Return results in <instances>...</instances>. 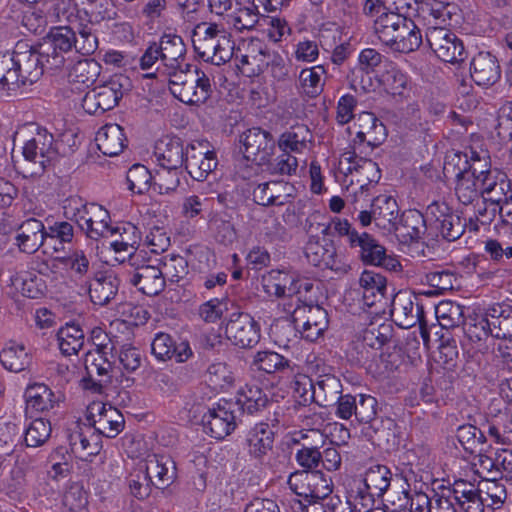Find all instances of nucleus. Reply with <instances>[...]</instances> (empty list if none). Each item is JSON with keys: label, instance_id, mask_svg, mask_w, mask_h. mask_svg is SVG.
I'll return each mask as SVG.
<instances>
[{"label": "nucleus", "instance_id": "1", "mask_svg": "<svg viewBox=\"0 0 512 512\" xmlns=\"http://www.w3.org/2000/svg\"><path fill=\"white\" fill-rule=\"evenodd\" d=\"M192 43L197 55L207 63L220 66L229 62L235 43L231 35L216 23H200L193 30Z\"/></svg>", "mask_w": 512, "mask_h": 512}, {"label": "nucleus", "instance_id": "2", "mask_svg": "<svg viewBox=\"0 0 512 512\" xmlns=\"http://www.w3.org/2000/svg\"><path fill=\"white\" fill-rule=\"evenodd\" d=\"M63 209L65 217L76 222L90 239L98 240L113 235L110 214L101 205L87 203L78 196H71L66 199Z\"/></svg>", "mask_w": 512, "mask_h": 512}, {"label": "nucleus", "instance_id": "3", "mask_svg": "<svg viewBox=\"0 0 512 512\" xmlns=\"http://www.w3.org/2000/svg\"><path fill=\"white\" fill-rule=\"evenodd\" d=\"M321 228L324 235L346 237L350 248L356 250L364 264L376 266L385 259V247L368 233H358L346 219L334 217L328 224L321 225Z\"/></svg>", "mask_w": 512, "mask_h": 512}, {"label": "nucleus", "instance_id": "4", "mask_svg": "<svg viewBox=\"0 0 512 512\" xmlns=\"http://www.w3.org/2000/svg\"><path fill=\"white\" fill-rule=\"evenodd\" d=\"M132 87L131 79L128 76L115 74L103 84L88 91L82 100V107L89 114H103L118 105Z\"/></svg>", "mask_w": 512, "mask_h": 512}, {"label": "nucleus", "instance_id": "5", "mask_svg": "<svg viewBox=\"0 0 512 512\" xmlns=\"http://www.w3.org/2000/svg\"><path fill=\"white\" fill-rule=\"evenodd\" d=\"M431 15L435 24H429L426 29V41L437 57L448 63H458L465 59L463 42L455 33L444 26H438V20L443 16V11L432 10Z\"/></svg>", "mask_w": 512, "mask_h": 512}, {"label": "nucleus", "instance_id": "6", "mask_svg": "<svg viewBox=\"0 0 512 512\" xmlns=\"http://www.w3.org/2000/svg\"><path fill=\"white\" fill-rule=\"evenodd\" d=\"M284 306L285 311L291 313L295 324L299 326L304 339L314 342L328 328V313L323 307L303 303L300 297L296 298L295 307L292 303L284 304Z\"/></svg>", "mask_w": 512, "mask_h": 512}, {"label": "nucleus", "instance_id": "7", "mask_svg": "<svg viewBox=\"0 0 512 512\" xmlns=\"http://www.w3.org/2000/svg\"><path fill=\"white\" fill-rule=\"evenodd\" d=\"M239 411L237 403L226 400L218 402L202 417L205 433L217 440L224 439L235 430Z\"/></svg>", "mask_w": 512, "mask_h": 512}, {"label": "nucleus", "instance_id": "8", "mask_svg": "<svg viewBox=\"0 0 512 512\" xmlns=\"http://www.w3.org/2000/svg\"><path fill=\"white\" fill-rule=\"evenodd\" d=\"M11 55L23 86L36 82L47 68L43 49L38 51L25 41L17 42Z\"/></svg>", "mask_w": 512, "mask_h": 512}, {"label": "nucleus", "instance_id": "9", "mask_svg": "<svg viewBox=\"0 0 512 512\" xmlns=\"http://www.w3.org/2000/svg\"><path fill=\"white\" fill-rule=\"evenodd\" d=\"M47 42L41 45L47 69L56 70L63 66L65 59L61 53L68 52L76 45V32L68 26L52 28Z\"/></svg>", "mask_w": 512, "mask_h": 512}, {"label": "nucleus", "instance_id": "10", "mask_svg": "<svg viewBox=\"0 0 512 512\" xmlns=\"http://www.w3.org/2000/svg\"><path fill=\"white\" fill-rule=\"evenodd\" d=\"M240 143L243 145L244 157L256 163L263 165L270 161L275 149V140L266 130L253 127L240 135Z\"/></svg>", "mask_w": 512, "mask_h": 512}, {"label": "nucleus", "instance_id": "11", "mask_svg": "<svg viewBox=\"0 0 512 512\" xmlns=\"http://www.w3.org/2000/svg\"><path fill=\"white\" fill-rule=\"evenodd\" d=\"M87 412L90 425L107 438H115L124 428V416L110 404L93 402L88 406Z\"/></svg>", "mask_w": 512, "mask_h": 512}, {"label": "nucleus", "instance_id": "12", "mask_svg": "<svg viewBox=\"0 0 512 512\" xmlns=\"http://www.w3.org/2000/svg\"><path fill=\"white\" fill-rule=\"evenodd\" d=\"M226 337L240 348H252L260 341V326L247 313H234L225 328Z\"/></svg>", "mask_w": 512, "mask_h": 512}, {"label": "nucleus", "instance_id": "13", "mask_svg": "<svg viewBox=\"0 0 512 512\" xmlns=\"http://www.w3.org/2000/svg\"><path fill=\"white\" fill-rule=\"evenodd\" d=\"M327 223H322L326 225ZM318 229L321 231V223L318 224ZM323 236L322 232H320ZM304 254L307 261L321 269H330L333 271H340L341 264L337 260L336 248L332 241L325 237L310 236L304 247Z\"/></svg>", "mask_w": 512, "mask_h": 512}, {"label": "nucleus", "instance_id": "14", "mask_svg": "<svg viewBox=\"0 0 512 512\" xmlns=\"http://www.w3.org/2000/svg\"><path fill=\"white\" fill-rule=\"evenodd\" d=\"M416 298L406 291L395 294L391 303V316L404 329L415 326L424 317L423 305L414 302Z\"/></svg>", "mask_w": 512, "mask_h": 512}, {"label": "nucleus", "instance_id": "15", "mask_svg": "<svg viewBox=\"0 0 512 512\" xmlns=\"http://www.w3.org/2000/svg\"><path fill=\"white\" fill-rule=\"evenodd\" d=\"M23 156L27 161L38 164L42 170L57 156L54 138L47 130H38L23 147Z\"/></svg>", "mask_w": 512, "mask_h": 512}, {"label": "nucleus", "instance_id": "16", "mask_svg": "<svg viewBox=\"0 0 512 512\" xmlns=\"http://www.w3.org/2000/svg\"><path fill=\"white\" fill-rule=\"evenodd\" d=\"M204 146V143H198V147L191 144L186 148L185 168L196 181H205L218 165L215 152L206 150Z\"/></svg>", "mask_w": 512, "mask_h": 512}, {"label": "nucleus", "instance_id": "17", "mask_svg": "<svg viewBox=\"0 0 512 512\" xmlns=\"http://www.w3.org/2000/svg\"><path fill=\"white\" fill-rule=\"evenodd\" d=\"M470 75L481 87L488 88L501 78V67L496 56L490 52H479L471 60Z\"/></svg>", "mask_w": 512, "mask_h": 512}, {"label": "nucleus", "instance_id": "18", "mask_svg": "<svg viewBox=\"0 0 512 512\" xmlns=\"http://www.w3.org/2000/svg\"><path fill=\"white\" fill-rule=\"evenodd\" d=\"M175 90L172 94L188 105L203 104L212 94L210 79L203 70L196 73V75H189L185 85L177 87Z\"/></svg>", "mask_w": 512, "mask_h": 512}, {"label": "nucleus", "instance_id": "19", "mask_svg": "<svg viewBox=\"0 0 512 512\" xmlns=\"http://www.w3.org/2000/svg\"><path fill=\"white\" fill-rule=\"evenodd\" d=\"M156 46L160 53V63L164 69L174 71L183 66L186 59V45L181 36L165 33L156 42Z\"/></svg>", "mask_w": 512, "mask_h": 512}, {"label": "nucleus", "instance_id": "20", "mask_svg": "<svg viewBox=\"0 0 512 512\" xmlns=\"http://www.w3.org/2000/svg\"><path fill=\"white\" fill-rule=\"evenodd\" d=\"M129 282L147 296H156L165 288V278L162 270L152 265L137 267L130 274Z\"/></svg>", "mask_w": 512, "mask_h": 512}, {"label": "nucleus", "instance_id": "21", "mask_svg": "<svg viewBox=\"0 0 512 512\" xmlns=\"http://www.w3.org/2000/svg\"><path fill=\"white\" fill-rule=\"evenodd\" d=\"M47 239L44 224L36 218H28L23 221L15 237L16 245L24 253H35Z\"/></svg>", "mask_w": 512, "mask_h": 512}, {"label": "nucleus", "instance_id": "22", "mask_svg": "<svg viewBox=\"0 0 512 512\" xmlns=\"http://www.w3.org/2000/svg\"><path fill=\"white\" fill-rule=\"evenodd\" d=\"M119 281L112 271H98L88 282L90 300L96 305L108 304L117 294Z\"/></svg>", "mask_w": 512, "mask_h": 512}, {"label": "nucleus", "instance_id": "23", "mask_svg": "<svg viewBox=\"0 0 512 512\" xmlns=\"http://www.w3.org/2000/svg\"><path fill=\"white\" fill-rule=\"evenodd\" d=\"M76 51L83 55H92L98 48V37L94 30L95 22L86 9H80L76 15Z\"/></svg>", "mask_w": 512, "mask_h": 512}, {"label": "nucleus", "instance_id": "24", "mask_svg": "<svg viewBox=\"0 0 512 512\" xmlns=\"http://www.w3.org/2000/svg\"><path fill=\"white\" fill-rule=\"evenodd\" d=\"M245 442L249 456L263 461L273 448L274 432L267 423H258L247 432Z\"/></svg>", "mask_w": 512, "mask_h": 512}, {"label": "nucleus", "instance_id": "25", "mask_svg": "<svg viewBox=\"0 0 512 512\" xmlns=\"http://www.w3.org/2000/svg\"><path fill=\"white\" fill-rule=\"evenodd\" d=\"M156 487L164 488L176 478V465L174 460L165 455H152L146 460V477Z\"/></svg>", "mask_w": 512, "mask_h": 512}, {"label": "nucleus", "instance_id": "26", "mask_svg": "<svg viewBox=\"0 0 512 512\" xmlns=\"http://www.w3.org/2000/svg\"><path fill=\"white\" fill-rule=\"evenodd\" d=\"M95 142L98 149L105 156L114 157L124 150L127 145V138L120 125L109 123L98 130Z\"/></svg>", "mask_w": 512, "mask_h": 512}, {"label": "nucleus", "instance_id": "27", "mask_svg": "<svg viewBox=\"0 0 512 512\" xmlns=\"http://www.w3.org/2000/svg\"><path fill=\"white\" fill-rule=\"evenodd\" d=\"M397 28L396 36L388 47L390 50L398 53H410L421 46V30L411 18L405 16Z\"/></svg>", "mask_w": 512, "mask_h": 512}, {"label": "nucleus", "instance_id": "28", "mask_svg": "<svg viewBox=\"0 0 512 512\" xmlns=\"http://www.w3.org/2000/svg\"><path fill=\"white\" fill-rule=\"evenodd\" d=\"M426 230V217L420 211L410 209L402 214L393 231L404 243H408L420 240Z\"/></svg>", "mask_w": 512, "mask_h": 512}, {"label": "nucleus", "instance_id": "29", "mask_svg": "<svg viewBox=\"0 0 512 512\" xmlns=\"http://www.w3.org/2000/svg\"><path fill=\"white\" fill-rule=\"evenodd\" d=\"M155 156L160 167L181 168L186 164V149L179 138H164L155 146Z\"/></svg>", "mask_w": 512, "mask_h": 512}, {"label": "nucleus", "instance_id": "30", "mask_svg": "<svg viewBox=\"0 0 512 512\" xmlns=\"http://www.w3.org/2000/svg\"><path fill=\"white\" fill-rule=\"evenodd\" d=\"M491 326V336L498 339H508L512 336V306L506 303H496L486 309Z\"/></svg>", "mask_w": 512, "mask_h": 512}, {"label": "nucleus", "instance_id": "31", "mask_svg": "<svg viewBox=\"0 0 512 512\" xmlns=\"http://www.w3.org/2000/svg\"><path fill=\"white\" fill-rule=\"evenodd\" d=\"M26 413H43L53 409L59 399L45 384L36 383L29 386L25 392Z\"/></svg>", "mask_w": 512, "mask_h": 512}, {"label": "nucleus", "instance_id": "32", "mask_svg": "<svg viewBox=\"0 0 512 512\" xmlns=\"http://www.w3.org/2000/svg\"><path fill=\"white\" fill-rule=\"evenodd\" d=\"M291 187L284 181H269L257 185L253 190L254 201L262 206L283 205L290 195Z\"/></svg>", "mask_w": 512, "mask_h": 512}, {"label": "nucleus", "instance_id": "33", "mask_svg": "<svg viewBox=\"0 0 512 512\" xmlns=\"http://www.w3.org/2000/svg\"><path fill=\"white\" fill-rule=\"evenodd\" d=\"M371 206L375 224L389 232L393 231L399 212L396 200L391 196L380 195L372 201Z\"/></svg>", "mask_w": 512, "mask_h": 512}, {"label": "nucleus", "instance_id": "34", "mask_svg": "<svg viewBox=\"0 0 512 512\" xmlns=\"http://www.w3.org/2000/svg\"><path fill=\"white\" fill-rule=\"evenodd\" d=\"M312 141V134L305 125H295L284 132L279 140V148L288 153L301 154L309 148Z\"/></svg>", "mask_w": 512, "mask_h": 512}, {"label": "nucleus", "instance_id": "35", "mask_svg": "<svg viewBox=\"0 0 512 512\" xmlns=\"http://www.w3.org/2000/svg\"><path fill=\"white\" fill-rule=\"evenodd\" d=\"M405 15L396 11H383L373 22V31L382 45L389 47L396 36L397 26L401 25Z\"/></svg>", "mask_w": 512, "mask_h": 512}, {"label": "nucleus", "instance_id": "36", "mask_svg": "<svg viewBox=\"0 0 512 512\" xmlns=\"http://www.w3.org/2000/svg\"><path fill=\"white\" fill-rule=\"evenodd\" d=\"M363 289V301L372 306L376 301H381L386 291V278L374 271L365 270L359 279Z\"/></svg>", "mask_w": 512, "mask_h": 512}, {"label": "nucleus", "instance_id": "37", "mask_svg": "<svg viewBox=\"0 0 512 512\" xmlns=\"http://www.w3.org/2000/svg\"><path fill=\"white\" fill-rule=\"evenodd\" d=\"M21 86V78L11 53H0V97L10 95Z\"/></svg>", "mask_w": 512, "mask_h": 512}, {"label": "nucleus", "instance_id": "38", "mask_svg": "<svg viewBox=\"0 0 512 512\" xmlns=\"http://www.w3.org/2000/svg\"><path fill=\"white\" fill-rule=\"evenodd\" d=\"M0 362L5 369L18 373L29 367L31 357L24 345L10 342L0 352Z\"/></svg>", "mask_w": 512, "mask_h": 512}, {"label": "nucleus", "instance_id": "39", "mask_svg": "<svg viewBox=\"0 0 512 512\" xmlns=\"http://www.w3.org/2000/svg\"><path fill=\"white\" fill-rule=\"evenodd\" d=\"M67 439L71 453L81 460H87L100 451L98 442L91 443L79 424H75L74 428L67 430Z\"/></svg>", "mask_w": 512, "mask_h": 512}, {"label": "nucleus", "instance_id": "40", "mask_svg": "<svg viewBox=\"0 0 512 512\" xmlns=\"http://www.w3.org/2000/svg\"><path fill=\"white\" fill-rule=\"evenodd\" d=\"M236 403L243 412H247L250 415L273 405L268 395L256 385H246Z\"/></svg>", "mask_w": 512, "mask_h": 512}, {"label": "nucleus", "instance_id": "41", "mask_svg": "<svg viewBox=\"0 0 512 512\" xmlns=\"http://www.w3.org/2000/svg\"><path fill=\"white\" fill-rule=\"evenodd\" d=\"M58 345L65 356L75 355L83 347L84 332L79 325L66 324L57 333Z\"/></svg>", "mask_w": 512, "mask_h": 512}, {"label": "nucleus", "instance_id": "42", "mask_svg": "<svg viewBox=\"0 0 512 512\" xmlns=\"http://www.w3.org/2000/svg\"><path fill=\"white\" fill-rule=\"evenodd\" d=\"M391 472L384 465L371 466L365 473L364 484L372 497H381L389 488Z\"/></svg>", "mask_w": 512, "mask_h": 512}, {"label": "nucleus", "instance_id": "43", "mask_svg": "<svg viewBox=\"0 0 512 512\" xmlns=\"http://www.w3.org/2000/svg\"><path fill=\"white\" fill-rule=\"evenodd\" d=\"M357 121L360 130L367 135L368 146L371 150L386 139V127L372 112L360 113Z\"/></svg>", "mask_w": 512, "mask_h": 512}, {"label": "nucleus", "instance_id": "44", "mask_svg": "<svg viewBox=\"0 0 512 512\" xmlns=\"http://www.w3.org/2000/svg\"><path fill=\"white\" fill-rule=\"evenodd\" d=\"M456 178L455 193L458 200L464 205L472 204L474 200L478 199L480 191L475 174L471 171V165L461 170Z\"/></svg>", "mask_w": 512, "mask_h": 512}, {"label": "nucleus", "instance_id": "45", "mask_svg": "<svg viewBox=\"0 0 512 512\" xmlns=\"http://www.w3.org/2000/svg\"><path fill=\"white\" fill-rule=\"evenodd\" d=\"M313 385L311 394L313 402L322 407L334 404L340 393V383L335 377L326 376L313 382Z\"/></svg>", "mask_w": 512, "mask_h": 512}, {"label": "nucleus", "instance_id": "46", "mask_svg": "<svg viewBox=\"0 0 512 512\" xmlns=\"http://www.w3.org/2000/svg\"><path fill=\"white\" fill-rule=\"evenodd\" d=\"M379 83L387 93L393 96H404L408 78L399 68L389 63L380 74Z\"/></svg>", "mask_w": 512, "mask_h": 512}, {"label": "nucleus", "instance_id": "47", "mask_svg": "<svg viewBox=\"0 0 512 512\" xmlns=\"http://www.w3.org/2000/svg\"><path fill=\"white\" fill-rule=\"evenodd\" d=\"M361 337L365 346L379 349L393 337V326L389 322H371L363 330Z\"/></svg>", "mask_w": 512, "mask_h": 512}, {"label": "nucleus", "instance_id": "48", "mask_svg": "<svg viewBox=\"0 0 512 512\" xmlns=\"http://www.w3.org/2000/svg\"><path fill=\"white\" fill-rule=\"evenodd\" d=\"M435 315L442 328H454L464 322V307L450 300L441 301L435 307Z\"/></svg>", "mask_w": 512, "mask_h": 512}, {"label": "nucleus", "instance_id": "49", "mask_svg": "<svg viewBox=\"0 0 512 512\" xmlns=\"http://www.w3.org/2000/svg\"><path fill=\"white\" fill-rule=\"evenodd\" d=\"M428 506V512H459L456 501L452 498L449 489L441 485L437 490L432 491V495L418 496Z\"/></svg>", "mask_w": 512, "mask_h": 512}, {"label": "nucleus", "instance_id": "50", "mask_svg": "<svg viewBox=\"0 0 512 512\" xmlns=\"http://www.w3.org/2000/svg\"><path fill=\"white\" fill-rule=\"evenodd\" d=\"M257 370L268 374L283 372L290 368V361L274 351H259L253 359Z\"/></svg>", "mask_w": 512, "mask_h": 512}, {"label": "nucleus", "instance_id": "51", "mask_svg": "<svg viewBox=\"0 0 512 512\" xmlns=\"http://www.w3.org/2000/svg\"><path fill=\"white\" fill-rule=\"evenodd\" d=\"M298 331H300L299 326L295 324L293 318L292 320L280 318L271 324L269 335L276 345L288 347L289 343L297 337Z\"/></svg>", "mask_w": 512, "mask_h": 512}, {"label": "nucleus", "instance_id": "52", "mask_svg": "<svg viewBox=\"0 0 512 512\" xmlns=\"http://www.w3.org/2000/svg\"><path fill=\"white\" fill-rule=\"evenodd\" d=\"M98 68L97 62L92 59L79 60L69 69L68 81L88 86L97 77Z\"/></svg>", "mask_w": 512, "mask_h": 512}, {"label": "nucleus", "instance_id": "53", "mask_svg": "<svg viewBox=\"0 0 512 512\" xmlns=\"http://www.w3.org/2000/svg\"><path fill=\"white\" fill-rule=\"evenodd\" d=\"M51 431V423L48 420L43 418L34 419L25 430V445L32 448L42 446L50 438Z\"/></svg>", "mask_w": 512, "mask_h": 512}, {"label": "nucleus", "instance_id": "54", "mask_svg": "<svg viewBox=\"0 0 512 512\" xmlns=\"http://www.w3.org/2000/svg\"><path fill=\"white\" fill-rule=\"evenodd\" d=\"M456 437L462 447L469 453H474L486 442L485 433L472 424H464L458 427Z\"/></svg>", "mask_w": 512, "mask_h": 512}, {"label": "nucleus", "instance_id": "55", "mask_svg": "<svg viewBox=\"0 0 512 512\" xmlns=\"http://www.w3.org/2000/svg\"><path fill=\"white\" fill-rule=\"evenodd\" d=\"M487 258L499 266H512V246L507 242L489 238L484 242Z\"/></svg>", "mask_w": 512, "mask_h": 512}, {"label": "nucleus", "instance_id": "56", "mask_svg": "<svg viewBox=\"0 0 512 512\" xmlns=\"http://www.w3.org/2000/svg\"><path fill=\"white\" fill-rule=\"evenodd\" d=\"M462 324L464 333L471 342H480L491 335V326L486 312L469 316Z\"/></svg>", "mask_w": 512, "mask_h": 512}, {"label": "nucleus", "instance_id": "57", "mask_svg": "<svg viewBox=\"0 0 512 512\" xmlns=\"http://www.w3.org/2000/svg\"><path fill=\"white\" fill-rule=\"evenodd\" d=\"M128 188L134 193L144 194L153 185L154 176L142 164H134L127 172Z\"/></svg>", "mask_w": 512, "mask_h": 512}, {"label": "nucleus", "instance_id": "58", "mask_svg": "<svg viewBox=\"0 0 512 512\" xmlns=\"http://www.w3.org/2000/svg\"><path fill=\"white\" fill-rule=\"evenodd\" d=\"M324 67L321 65L303 69L299 75V82L303 92L309 97H316L323 90L322 75Z\"/></svg>", "mask_w": 512, "mask_h": 512}, {"label": "nucleus", "instance_id": "59", "mask_svg": "<svg viewBox=\"0 0 512 512\" xmlns=\"http://www.w3.org/2000/svg\"><path fill=\"white\" fill-rule=\"evenodd\" d=\"M85 369L90 379L94 375L106 378L105 380H99L97 385L98 387H101V382L109 381V372L112 369V364L104 356V352L96 350L95 352L87 353L85 358Z\"/></svg>", "mask_w": 512, "mask_h": 512}, {"label": "nucleus", "instance_id": "60", "mask_svg": "<svg viewBox=\"0 0 512 512\" xmlns=\"http://www.w3.org/2000/svg\"><path fill=\"white\" fill-rule=\"evenodd\" d=\"M484 167L485 169H478L475 164L471 165L482 197L490 195L493 190H502V186H508L504 179L498 180V175L490 170L488 162H484Z\"/></svg>", "mask_w": 512, "mask_h": 512}, {"label": "nucleus", "instance_id": "61", "mask_svg": "<svg viewBox=\"0 0 512 512\" xmlns=\"http://www.w3.org/2000/svg\"><path fill=\"white\" fill-rule=\"evenodd\" d=\"M180 168L161 167L154 176L153 187L160 194H169L175 192L180 185Z\"/></svg>", "mask_w": 512, "mask_h": 512}, {"label": "nucleus", "instance_id": "62", "mask_svg": "<svg viewBox=\"0 0 512 512\" xmlns=\"http://www.w3.org/2000/svg\"><path fill=\"white\" fill-rule=\"evenodd\" d=\"M332 480L321 471H310L309 473V490L307 500L317 501L327 498L332 493Z\"/></svg>", "mask_w": 512, "mask_h": 512}, {"label": "nucleus", "instance_id": "63", "mask_svg": "<svg viewBox=\"0 0 512 512\" xmlns=\"http://www.w3.org/2000/svg\"><path fill=\"white\" fill-rule=\"evenodd\" d=\"M499 212V206L496 204L485 202L477 203L474 217L468 220V228L470 231L477 232L480 226H489L496 218Z\"/></svg>", "mask_w": 512, "mask_h": 512}, {"label": "nucleus", "instance_id": "64", "mask_svg": "<svg viewBox=\"0 0 512 512\" xmlns=\"http://www.w3.org/2000/svg\"><path fill=\"white\" fill-rule=\"evenodd\" d=\"M164 278H168L171 282H179L188 274V262L181 256L169 254L162 260Z\"/></svg>", "mask_w": 512, "mask_h": 512}]
</instances>
